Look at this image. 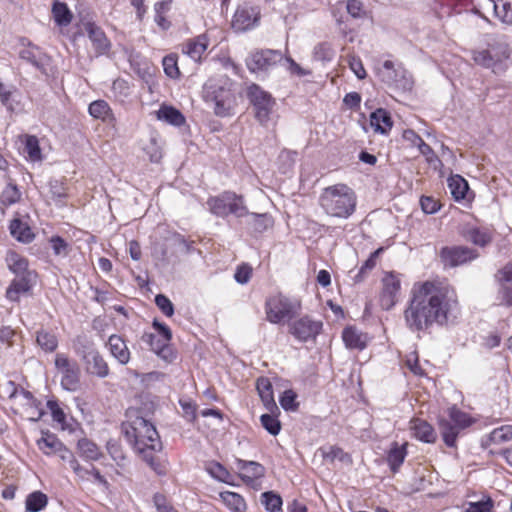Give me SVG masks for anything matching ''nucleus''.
Instances as JSON below:
<instances>
[{
  "label": "nucleus",
  "instance_id": "nucleus-1",
  "mask_svg": "<svg viewBox=\"0 0 512 512\" xmlns=\"http://www.w3.org/2000/svg\"><path fill=\"white\" fill-rule=\"evenodd\" d=\"M457 306L456 293L450 286L432 281L415 283L403 312L405 325L418 336L431 333L434 326L448 327L454 323L453 311Z\"/></svg>",
  "mask_w": 512,
  "mask_h": 512
},
{
  "label": "nucleus",
  "instance_id": "nucleus-2",
  "mask_svg": "<svg viewBox=\"0 0 512 512\" xmlns=\"http://www.w3.org/2000/svg\"><path fill=\"white\" fill-rule=\"evenodd\" d=\"M127 416L129 420L121 425L122 433L136 452L149 446L152 450L163 449L158 431L154 424L143 415L141 409H129Z\"/></svg>",
  "mask_w": 512,
  "mask_h": 512
},
{
  "label": "nucleus",
  "instance_id": "nucleus-3",
  "mask_svg": "<svg viewBox=\"0 0 512 512\" xmlns=\"http://www.w3.org/2000/svg\"><path fill=\"white\" fill-rule=\"evenodd\" d=\"M319 204L327 215L347 219L356 210L357 196L351 187L338 183L323 189Z\"/></svg>",
  "mask_w": 512,
  "mask_h": 512
},
{
  "label": "nucleus",
  "instance_id": "nucleus-4",
  "mask_svg": "<svg viewBox=\"0 0 512 512\" xmlns=\"http://www.w3.org/2000/svg\"><path fill=\"white\" fill-rule=\"evenodd\" d=\"M232 86V81L226 76L210 77L203 85V100L207 104L214 105V114L218 117H227L233 114L236 96Z\"/></svg>",
  "mask_w": 512,
  "mask_h": 512
},
{
  "label": "nucleus",
  "instance_id": "nucleus-5",
  "mask_svg": "<svg viewBox=\"0 0 512 512\" xmlns=\"http://www.w3.org/2000/svg\"><path fill=\"white\" fill-rule=\"evenodd\" d=\"M482 44L485 48L474 50L472 58L477 65L483 68H493L510 56L509 45L504 36L486 33L482 36Z\"/></svg>",
  "mask_w": 512,
  "mask_h": 512
},
{
  "label": "nucleus",
  "instance_id": "nucleus-6",
  "mask_svg": "<svg viewBox=\"0 0 512 512\" xmlns=\"http://www.w3.org/2000/svg\"><path fill=\"white\" fill-rule=\"evenodd\" d=\"M76 355L85 366L87 374L98 378H106L110 374L108 363L103 358L93 341L85 336H77L73 342Z\"/></svg>",
  "mask_w": 512,
  "mask_h": 512
},
{
  "label": "nucleus",
  "instance_id": "nucleus-7",
  "mask_svg": "<svg viewBox=\"0 0 512 512\" xmlns=\"http://www.w3.org/2000/svg\"><path fill=\"white\" fill-rule=\"evenodd\" d=\"M206 204L211 214L223 219L231 215L240 219L248 214L244 196L231 190L210 196Z\"/></svg>",
  "mask_w": 512,
  "mask_h": 512
},
{
  "label": "nucleus",
  "instance_id": "nucleus-8",
  "mask_svg": "<svg viewBox=\"0 0 512 512\" xmlns=\"http://www.w3.org/2000/svg\"><path fill=\"white\" fill-rule=\"evenodd\" d=\"M300 310L301 302L298 299L282 293L267 298L265 302L266 319L272 324H279L284 319L291 320Z\"/></svg>",
  "mask_w": 512,
  "mask_h": 512
},
{
  "label": "nucleus",
  "instance_id": "nucleus-9",
  "mask_svg": "<svg viewBox=\"0 0 512 512\" xmlns=\"http://www.w3.org/2000/svg\"><path fill=\"white\" fill-rule=\"evenodd\" d=\"M376 75L383 84L396 91H411L414 85L411 74L402 64L399 63L396 65L391 60L384 61L382 65L376 69Z\"/></svg>",
  "mask_w": 512,
  "mask_h": 512
},
{
  "label": "nucleus",
  "instance_id": "nucleus-10",
  "mask_svg": "<svg viewBox=\"0 0 512 512\" xmlns=\"http://www.w3.org/2000/svg\"><path fill=\"white\" fill-rule=\"evenodd\" d=\"M246 96L253 108L255 119L266 126L276 105L275 98L256 83L247 87Z\"/></svg>",
  "mask_w": 512,
  "mask_h": 512
},
{
  "label": "nucleus",
  "instance_id": "nucleus-11",
  "mask_svg": "<svg viewBox=\"0 0 512 512\" xmlns=\"http://www.w3.org/2000/svg\"><path fill=\"white\" fill-rule=\"evenodd\" d=\"M261 7L251 1L238 4L231 20L235 33H245L257 28L261 23Z\"/></svg>",
  "mask_w": 512,
  "mask_h": 512
},
{
  "label": "nucleus",
  "instance_id": "nucleus-12",
  "mask_svg": "<svg viewBox=\"0 0 512 512\" xmlns=\"http://www.w3.org/2000/svg\"><path fill=\"white\" fill-rule=\"evenodd\" d=\"M479 256L477 249L463 245L444 246L439 251L440 262L445 269L471 263Z\"/></svg>",
  "mask_w": 512,
  "mask_h": 512
},
{
  "label": "nucleus",
  "instance_id": "nucleus-13",
  "mask_svg": "<svg viewBox=\"0 0 512 512\" xmlns=\"http://www.w3.org/2000/svg\"><path fill=\"white\" fill-rule=\"evenodd\" d=\"M282 59L283 54L280 50L260 49L251 52L246 58L245 63L251 73L259 74L268 72L280 63Z\"/></svg>",
  "mask_w": 512,
  "mask_h": 512
},
{
  "label": "nucleus",
  "instance_id": "nucleus-14",
  "mask_svg": "<svg viewBox=\"0 0 512 512\" xmlns=\"http://www.w3.org/2000/svg\"><path fill=\"white\" fill-rule=\"evenodd\" d=\"M55 366L61 372V386L67 391H76L80 386L81 370L76 361H71L64 354H57Z\"/></svg>",
  "mask_w": 512,
  "mask_h": 512
},
{
  "label": "nucleus",
  "instance_id": "nucleus-15",
  "mask_svg": "<svg viewBox=\"0 0 512 512\" xmlns=\"http://www.w3.org/2000/svg\"><path fill=\"white\" fill-rule=\"evenodd\" d=\"M323 323L315 321L310 316L305 315L290 324L289 332L297 340L301 342H308L314 340L321 333Z\"/></svg>",
  "mask_w": 512,
  "mask_h": 512
},
{
  "label": "nucleus",
  "instance_id": "nucleus-16",
  "mask_svg": "<svg viewBox=\"0 0 512 512\" xmlns=\"http://www.w3.org/2000/svg\"><path fill=\"white\" fill-rule=\"evenodd\" d=\"M167 245L162 248V260L169 262L172 256L177 257V254L190 255L196 251L194 241L188 240L184 235L173 232L166 238Z\"/></svg>",
  "mask_w": 512,
  "mask_h": 512
},
{
  "label": "nucleus",
  "instance_id": "nucleus-17",
  "mask_svg": "<svg viewBox=\"0 0 512 512\" xmlns=\"http://www.w3.org/2000/svg\"><path fill=\"white\" fill-rule=\"evenodd\" d=\"M383 288L380 294V306L383 310L392 309L397 303V295L401 289V281L394 271L387 272L382 279Z\"/></svg>",
  "mask_w": 512,
  "mask_h": 512
},
{
  "label": "nucleus",
  "instance_id": "nucleus-18",
  "mask_svg": "<svg viewBox=\"0 0 512 512\" xmlns=\"http://www.w3.org/2000/svg\"><path fill=\"white\" fill-rule=\"evenodd\" d=\"M141 340L150 347L151 351L166 363H172L176 360L178 353L170 341H166L164 338L149 332H145L142 335Z\"/></svg>",
  "mask_w": 512,
  "mask_h": 512
},
{
  "label": "nucleus",
  "instance_id": "nucleus-19",
  "mask_svg": "<svg viewBox=\"0 0 512 512\" xmlns=\"http://www.w3.org/2000/svg\"><path fill=\"white\" fill-rule=\"evenodd\" d=\"M28 47L20 50L19 58L34 66L45 77H49L48 67L51 64L52 58L31 42H28Z\"/></svg>",
  "mask_w": 512,
  "mask_h": 512
},
{
  "label": "nucleus",
  "instance_id": "nucleus-20",
  "mask_svg": "<svg viewBox=\"0 0 512 512\" xmlns=\"http://www.w3.org/2000/svg\"><path fill=\"white\" fill-rule=\"evenodd\" d=\"M37 273L15 276L6 289V298L11 302H19L21 294H29L37 281Z\"/></svg>",
  "mask_w": 512,
  "mask_h": 512
},
{
  "label": "nucleus",
  "instance_id": "nucleus-21",
  "mask_svg": "<svg viewBox=\"0 0 512 512\" xmlns=\"http://www.w3.org/2000/svg\"><path fill=\"white\" fill-rule=\"evenodd\" d=\"M84 28L92 43L95 56L100 57L107 55L112 45L102 28L90 21L84 24Z\"/></svg>",
  "mask_w": 512,
  "mask_h": 512
},
{
  "label": "nucleus",
  "instance_id": "nucleus-22",
  "mask_svg": "<svg viewBox=\"0 0 512 512\" xmlns=\"http://www.w3.org/2000/svg\"><path fill=\"white\" fill-rule=\"evenodd\" d=\"M244 217L249 233L254 236L263 234L274 225V218L269 213H254L248 210Z\"/></svg>",
  "mask_w": 512,
  "mask_h": 512
},
{
  "label": "nucleus",
  "instance_id": "nucleus-23",
  "mask_svg": "<svg viewBox=\"0 0 512 512\" xmlns=\"http://www.w3.org/2000/svg\"><path fill=\"white\" fill-rule=\"evenodd\" d=\"M42 437L37 440V447L45 455H54L60 452L68 453V448L57 437L56 434L49 430H42Z\"/></svg>",
  "mask_w": 512,
  "mask_h": 512
},
{
  "label": "nucleus",
  "instance_id": "nucleus-24",
  "mask_svg": "<svg viewBox=\"0 0 512 512\" xmlns=\"http://www.w3.org/2000/svg\"><path fill=\"white\" fill-rule=\"evenodd\" d=\"M256 389L264 407L271 413H280L274 399L273 385L269 378L261 376L256 380Z\"/></svg>",
  "mask_w": 512,
  "mask_h": 512
},
{
  "label": "nucleus",
  "instance_id": "nucleus-25",
  "mask_svg": "<svg viewBox=\"0 0 512 512\" xmlns=\"http://www.w3.org/2000/svg\"><path fill=\"white\" fill-rule=\"evenodd\" d=\"M237 467L239 470L244 472L239 476L247 485H251L255 479L264 477L266 472L265 467L256 461L237 459Z\"/></svg>",
  "mask_w": 512,
  "mask_h": 512
},
{
  "label": "nucleus",
  "instance_id": "nucleus-26",
  "mask_svg": "<svg viewBox=\"0 0 512 512\" xmlns=\"http://www.w3.org/2000/svg\"><path fill=\"white\" fill-rule=\"evenodd\" d=\"M393 124L391 113L385 108H377L370 114V126L375 133L387 135Z\"/></svg>",
  "mask_w": 512,
  "mask_h": 512
},
{
  "label": "nucleus",
  "instance_id": "nucleus-27",
  "mask_svg": "<svg viewBox=\"0 0 512 512\" xmlns=\"http://www.w3.org/2000/svg\"><path fill=\"white\" fill-rule=\"evenodd\" d=\"M462 236L470 243L485 248L493 241V234L487 228L471 226L464 229Z\"/></svg>",
  "mask_w": 512,
  "mask_h": 512
},
{
  "label": "nucleus",
  "instance_id": "nucleus-28",
  "mask_svg": "<svg viewBox=\"0 0 512 512\" xmlns=\"http://www.w3.org/2000/svg\"><path fill=\"white\" fill-rule=\"evenodd\" d=\"M407 447L408 443L401 445L396 441L391 443L386 457V461L391 472L397 473L400 470L408 454Z\"/></svg>",
  "mask_w": 512,
  "mask_h": 512
},
{
  "label": "nucleus",
  "instance_id": "nucleus-29",
  "mask_svg": "<svg viewBox=\"0 0 512 512\" xmlns=\"http://www.w3.org/2000/svg\"><path fill=\"white\" fill-rule=\"evenodd\" d=\"M412 430L414 437L423 443L433 444L437 440L435 429L426 420L420 418L413 419Z\"/></svg>",
  "mask_w": 512,
  "mask_h": 512
},
{
  "label": "nucleus",
  "instance_id": "nucleus-30",
  "mask_svg": "<svg viewBox=\"0 0 512 512\" xmlns=\"http://www.w3.org/2000/svg\"><path fill=\"white\" fill-rule=\"evenodd\" d=\"M107 344L111 355L119 362V364L125 365L129 362L130 351L122 336L117 334L111 335Z\"/></svg>",
  "mask_w": 512,
  "mask_h": 512
},
{
  "label": "nucleus",
  "instance_id": "nucleus-31",
  "mask_svg": "<svg viewBox=\"0 0 512 512\" xmlns=\"http://www.w3.org/2000/svg\"><path fill=\"white\" fill-rule=\"evenodd\" d=\"M9 231L11 236L21 243H31L35 238L31 227L20 217H15L10 221Z\"/></svg>",
  "mask_w": 512,
  "mask_h": 512
},
{
  "label": "nucleus",
  "instance_id": "nucleus-32",
  "mask_svg": "<svg viewBox=\"0 0 512 512\" xmlns=\"http://www.w3.org/2000/svg\"><path fill=\"white\" fill-rule=\"evenodd\" d=\"M342 340L348 349L364 350L367 347L366 335L355 326H347L342 331Z\"/></svg>",
  "mask_w": 512,
  "mask_h": 512
},
{
  "label": "nucleus",
  "instance_id": "nucleus-33",
  "mask_svg": "<svg viewBox=\"0 0 512 512\" xmlns=\"http://www.w3.org/2000/svg\"><path fill=\"white\" fill-rule=\"evenodd\" d=\"M438 428L445 445L449 448H456L461 429L444 417L438 418Z\"/></svg>",
  "mask_w": 512,
  "mask_h": 512
},
{
  "label": "nucleus",
  "instance_id": "nucleus-34",
  "mask_svg": "<svg viewBox=\"0 0 512 512\" xmlns=\"http://www.w3.org/2000/svg\"><path fill=\"white\" fill-rule=\"evenodd\" d=\"M438 428L445 445L449 448H456L461 429L444 417L438 418Z\"/></svg>",
  "mask_w": 512,
  "mask_h": 512
},
{
  "label": "nucleus",
  "instance_id": "nucleus-35",
  "mask_svg": "<svg viewBox=\"0 0 512 512\" xmlns=\"http://www.w3.org/2000/svg\"><path fill=\"white\" fill-rule=\"evenodd\" d=\"M7 266L15 276L31 275L35 270L29 269L28 260L15 251H10L6 257Z\"/></svg>",
  "mask_w": 512,
  "mask_h": 512
},
{
  "label": "nucleus",
  "instance_id": "nucleus-36",
  "mask_svg": "<svg viewBox=\"0 0 512 512\" xmlns=\"http://www.w3.org/2000/svg\"><path fill=\"white\" fill-rule=\"evenodd\" d=\"M88 112L90 116L103 122L112 123L116 121L110 105L102 99L91 102L88 106Z\"/></svg>",
  "mask_w": 512,
  "mask_h": 512
},
{
  "label": "nucleus",
  "instance_id": "nucleus-37",
  "mask_svg": "<svg viewBox=\"0 0 512 512\" xmlns=\"http://www.w3.org/2000/svg\"><path fill=\"white\" fill-rule=\"evenodd\" d=\"M157 118L176 127H180L186 122L185 116L179 109L166 104L160 106L157 111Z\"/></svg>",
  "mask_w": 512,
  "mask_h": 512
},
{
  "label": "nucleus",
  "instance_id": "nucleus-38",
  "mask_svg": "<svg viewBox=\"0 0 512 512\" xmlns=\"http://www.w3.org/2000/svg\"><path fill=\"white\" fill-rule=\"evenodd\" d=\"M80 457L86 461H97L104 455L96 443L88 438H81L77 442Z\"/></svg>",
  "mask_w": 512,
  "mask_h": 512
},
{
  "label": "nucleus",
  "instance_id": "nucleus-39",
  "mask_svg": "<svg viewBox=\"0 0 512 512\" xmlns=\"http://www.w3.org/2000/svg\"><path fill=\"white\" fill-rule=\"evenodd\" d=\"M52 15L54 22L59 27L68 26L73 18V14L69 9L67 3L60 0H54L52 3Z\"/></svg>",
  "mask_w": 512,
  "mask_h": 512
},
{
  "label": "nucleus",
  "instance_id": "nucleus-40",
  "mask_svg": "<svg viewBox=\"0 0 512 512\" xmlns=\"http://www.w3.org/2000/svg\"><path fill=\"white\" fill-rule=\"evenodd\" d=\"M160 451L161 450H152L149 446L142 448V450L137 451V453L157 475L164 476L167 473L166 464L154 455L156 452Z\"/></svg>",
  "mask_w": 512,
  "mask_h": 512
},
{
  "label": "nucleus",
  "instance_id": "nucleus-41",
  "mask_svg": "<svg viewBox=\"0 0 512 512\" xmlns=\"http://www.w3.org/2000/svg\"><path fill=\"white\" fill-rule=\"evenodd\" d=\"M22 196L21 191L19 190L16 183L13 182L11 178L7 185L4 187L3 191L0 194V204L4 207L11 206L20 201Z\"/></svg>",
  "mask_w": 512,
  "mask_h": 512
},
{
  "label": "nucleus",
  "instance_id": "nucleus-42",
  "mask_svg": "<svg viewBox=\"0 0 512 512\" xmlns=\"http://www.w3.org/2000/svg\"><path fill=\"white\" fill-rule=\"evenodd\" d=\"M220 498L226 507L232 512H245L247 505L244 498L235 492L224 491L220 493Z\"/></svg>",
  "mask_w": 512,
  "mask_h": 512
},
{
  "label": "nucleus",
  "instance_id": "nucleus-43",
  "mask_svg": "<svg viewBox=\"0 0 512 512\" xmlns=\"http://www.w3.org/2000/svg\"><path fill=\"white\" fill-rule=\"evenodd\" d=\"M448 187L456 201L464 200L469 191L468 182L460 175L450 177L448 179Z\"/></svg>",
  "mask_w": 512,
  "mask_h": 512
},
{
  "label": "nucleus",
  "instance_id": "nucleus-44",
  "mask_svg": "<svg viewBox=\"0 0 512 512\" xmlns=\"http://www.w3.org/2000/svg\"><path fill=\"white\" fill-rule=\"evenodd\" d=\"M448 416L452 424L460 428L466 429L474 424L475 420L468 413L462 411L457 406H452L448 409Z\"/></svg>",
  "mask_w": 512,
  "mask_h": 512
},
{
  "label": "nucleus",
  "instance_id": "nucleus-45",
  "mask_svg": "<svg viewBox=\"0 0 512 512\" xmlns=\"http://www.w3.org/2000/svg\"><path fill=\"white\" fill-rule=\"evenodd\" d=\"M208 43L205 37H197L189 40L184 48L183 52L186 53L193 60H199L202 54L206 51Z\"/></svg>",
  "mask_w": 512,
  "mask_h": 512
},
{
  "label": "nucleus",
  "instance_id": "nucleus-46",
  "mask_svg": "<svg viewBox=\"0 0 512 512\" xmlns=\"http://www.w3.org/2000/svg\"><path fill=\"white\" fill-rule=\"evenodd\" d=\"M48 504V497L41 491H33L28 494L25 501V508L28 512H40Z\"/></svg>",
  "mask_w": 512,
  "mask_h": 512
},
{
  "label": "nucleus",
  "instance_id": "nucleus-47",
  "mask_svg": "<svg viewBox=\"0 0 512 512\" xmlns=\"http://www.w3.org/2000/svg\"><path fill=\"white\" fill-rule=\"evenodd\" d=\"M498 284L497 299L505 307H512V281H503L501 277H494Z\"/></svg>",
  "mask_w": 512,
  "mask_h": 512
},
{
  "label": "nucleus",
  "instance_id": "nucleus-48",
  "mask_svg": "<svg viewBox=\"0 0 512 512\" xmlns=\"http://www.w3.org/2000/svg\"><path fill=\"white\" fill-rule=\"evenodd\" d=\"M36 342L46 352H54L58 347L57 336L43 329L37 331Z\"/></svg>",
  "mask_w": 512,
  "mask_h": 512
},
{
  "label": "nucleus",
  "instance_id": "nucleus-49",
  "mask_svg": "<svg viewBox=\"0 0 512 512\" xmlns=\"http://www.w3.org/2000/svg\"><path fill=\"white\" fill-rule=\"evenodd\" d=\"M280 413H265L260 416L262 427L272 436H277L282 428L281 422L278 419Z\"/></svg>",
  "mask_w": 512,
  "mask_h": 512
},
{
  "label": "nucleus",
  "instance_id": "nucleus-50",
  "mask_svg": "<svg viewBox=\"0 0 512 512\" xmlns=\"http://www.w3.org/2000/svg\"><path fill=\"white\" fill-rule=\"evenodd\" d=\"M24 152L31 161H41L43 159L39 140L35 135H26L24 141Z\"/></svg>",
  "mask_w": 512,
  "mask_h": 512
},
{
  "label": "nucleus",
  "instance_id": "nucleus-51",
  "mask_svg": "<svg viewBox=\"0 0 512 512\" xmlns=\"http://www.w3.org/2000/svg\"><path fill=\"white\" fill-rule=\"evenodd\" d=\"M207 472L216 480L226 483L232 484L231 482V474L228 469L217 461H211L208 463L206 467Z\"/></svg>",
  "mask_w": 512,
  "mask_h": 512
},
{
  "label": "nucleus",
  "instance_id": "nucleus-52",
  "mask_svg": "<svg viewBox=\"0 0 512 512\" xmlns=\"http://www.w3.org/2000/svg\"><path fill=\"white\" fill-rule=\"evenodd\" d=\"M164 73L171 79H178L181 76V72L178 67V55L176 53H170L166 55L162 60Z\"/></svg>",
  "mask_w": 512,
  "mask_h": 512
},
{
  "label": "nucleus",
  "instance_id": "nucleus-53",
  "mask_svg": "<svg viewBox=\"0 0 512 512\" xmlns=\"http://www.w3.org/2000/svg\"><path fill=\"white\" fill-rule=\"evenodd\" d=\"M297 393L292 389L283 391L279 396V403L281 407L287 412H295L299 409V402L297 401Z\"/></svg>",
  "mask_w": 512,
  "mask_h": 512
},
{
  "label": "nucleus",
  "instance_id": "nucleus-54",
  "mask_svg": "<svg viewBox=\"0 0 512 512\" xmlns=\"http://www.w3.org/2000/svg\"><path fill=\"white\" fill-rule=\"evenodd\" d=\"M320 451L323 459L330 462H334L336 459L341 462L351 461L350 454L346 453L341 447L336 445L329 446L328 449L321 448Z\"/></svg>",
  "mask_w": 512,
  "mask_h": 512
},
{
  "label": "nucleus",
  "instance_id": "nucleus-55",
  "mask_svg": "<svg viewBox=\"0 0 512 512\" xmlns=\"http://www.w3.org/2000/svg\"><path fill=\"white\" fill-rule=\"evenodd\" d=\"M261 501L268 512L280 511L283 503L281 496L274 491L263 492Z\"/></svg>",
  "mask_w": 512,
  "mask_h": 512
},
{
  "label": "nucleus",
  "instance_id": "nucleus-56",
  "mask_svg": "<svg viewBox=\"0 0 512 512\" xmlns=\"http://www.w3.org/2000/svg\"><path fill=\"white\" fill-rule=\"evenodd\" d=\"M495 15L506 24H512V9L509 2L503 0H493Z\"/></svg>",
  "mask_w": 512,
  "mask_h": 512
},
{
  "label": "nucleus",
  "instance_id": "nucleus-57",
  "mask_svg": "<svg viewBox=\"0 0 512 512\" xmlns=\"http://www.w3.org/2000/svg\"><path fill=\"white\" fill-rule=\"evenodd\" d=\"M19 394H21L29 402L31 407H33L37 410L36 416L30 417L29 420L32 422L39 421L45 414V411L41 408V402L37 398L34 397L32 392H30L22 387H19Z\"/></svg>",
  "mask_w": 512,
  "mask_h": 512
},
{
  "label": "nucleus",
  "instance_id": "nucleus-58",
  "mask_svg": "<svg viewBox=\"0 0 512 512\" xmlns=\"http://www.w3.org/2000/svg\"><path fill=\"white\" fill-rule=\"evenodd\" d=\"M334 56L331 45L327 42L317 44L313 50V59L316 61L328 62Z\"/></svg>",
  "mask_w": 512,
  "mask_h": 512
},
{
  "label": "nucleus",
  "instance_id": "nucleus-59",
  "mask_svg": "<svg viewBox=\"0 0 512 512\" xmlns=\"http://www.w3.org/2000/svg\"><path fill=\"white\" fill-rule=\"evenodd\" d=\"M493 507L494 500L487 495L479 501L469 502L466 512H492Z\"/></svg>",
  "mask_w": 512,
  "mask_h": 512
},
{
  "label": "nucleus",
  "instance_id": "nucleus-60",
  "mask_svg": "<svg viewBox=\"0 0 512 512\" xmlns=\"http://www.w3.org/2000/svg\"><path fill=\"white\" fill-rule=\"evenodd\" d=\"M154 302L158 309L166 316L172 317L175 312V307L172 301L162 293H159L155 296Z\"/></svg>",
  "mask_w": 512,
  "mask_h": 512
},
{
  "label": "nucleus",
  "instance_id": "nucleus-61",
  "mask_svg": "<svg viewBox=\"0 0 512 512\" xmlns=\"http://www.w3.org/2000/svg\"><path fill=\"white\" fill-rule=\"evenodd\" d=\"M46 406L50 410L53 420L64 428L66 425V414L64 410L59 406L58 401L50 399L47 401Z\"/></svg>",
  "mask_w": 512,
  "mask_h": 512
},
{
  "label": "nucleus",
  "instance_id": "nucleus-62",
  "mask_svg": "<svg viewBox=\"0 0 512 512\" xmlns=\"http://www.w3.org/2000/svg\"><path fill=\"white\" fill-rule=\"evenodd\" d=\"M49 242L56 256L66 257L69 254V244L63 237L54 235L49 239Z\"/></svg>",
  "mask_w": 512,
  "mask_h": 512
},
{
  "label": "nucleus",
  "instance_id": "nucleus-63",
  "mask_svg": "<svg viewBox=\"0 0 512 512\" xmlns=\"http://www.w3.org/2000/svg\"><path fill=\"white\" fill-rule=\"evenodd\" d=\"M419 152L423 156L426 157V161L430 165H433L434 168H437L438 166L439 167L443 166V163H442L441 159L436 155V153L434 152L432 147L429 144H427L425 141H421Z\"/></svg>",
  "mask_w": 512,
  "mask_h": 512
},
{
  "label": "nucleus",
  "instance_id": "nucleus-64",
  "mask_svg": "<svg viewBox=\"0 0 512 512\" xmlns=\"http://www.w3.org/2000/svg\"><path fill=\"white\" fill-rule=\"evenodd\" d=\"M49 188L50 193L52 195V199L55 202H62L68 196L65 184L59 180H51L49 182Z\"/></svg>",
  "mask_w": 512,
  "mask_h": 512
}]
</instances>
